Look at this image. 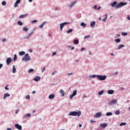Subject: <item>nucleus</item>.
I'll use <instances>...</instances> for the list:
<instances>
[{
  "instance_id": "nucleus-1",
  "label": "nucleus",
  "mask_w": 130,
  "mask_h": 130,
  "mask_svg": "<svg viewBox=\"0 0 130 130\" xmlns=\"http://www.w3.org/2000/svg\"><path fill=\"white\" fill-rule=\"evenodd\" d=\"M81 114H82V113H81V111H73V112H71L69 113V115L71 116H77L79 117V116H81Z\"/></svg>"
},
{
  "instance_id": "nucleus-2",
  "label": "nucleus",
  "mask_w": 130,
  "mask_h": 130,
  "mask_svg": "<svg viewBox=\"0 0 130 130\" xmlns=\"http://www.w3.org/2000/svg\"><path fill=\"white\" fill-rule=\"evenodd\" d=\"M96 78H98V80H99L100 81H104L106 80V78H107V77L106 76V75L102 76L98 75H96Z\"/></svg>"
},
{
  "instance_id": "nucleus-3",
  "label": "nucleus",
  "mask_w": 130,
  "mask_h": 130,
  "mask_svg": "<svg viewBox=\"0 0 130 130\" xmlns=\"http://www.w3.org/2000/svg\"><path fill=\"white\" fill-rule=\"evenodd\" d=\"M125 5H127V3L120 2L117 5L115 6V9H119V8H121L123 7V6H125Z\"/></svg>"
},
{
  "instance_id": "nucleus-4",
  "label": "nucleus",
  "mask_w": 130,
  "mask_h": 130,
  "mask_svg": "<svg viewBox=\"0 0 130 130\" xmlns=\"http://www.w3.org/2000/svg\"><path fill=\"white\" fill-rule=\"evenodd\" d=\"M31 58L30 57V56H29V54L27 53L26 54L24 57L22 58V60H24V61H28L29 60H30Z\"/></svg>"
},
{
  "instance_id": "nucleus-5",
  "label": "nucleus",
  "mask_w": 130,
  "mask_h": 130,
  "mask_svg": "<svg viewBox=\"0 0 130 130\" xmlns=\"http://www.w3.org/2000/svg\"><path fill=\"white\" fill-rule=\"evenodd\" d=\"M69 24H70V22H64L60 24V31H62V28L64 26V25H69Z\"/></svg>"
},
{
  "instance_id": "nucleus-6",
  "label": "nucleus",
  "mask_w": 130,
  "mask_h": 130,
  "mask_svg": "<svg viewBox=\"0 0 130 130\" xmlns=\"http://www.w3.org/2000/svg\"><path fill=\"white\" fill-rule=\"evenodd\" d=\"M102 116V113L101 112H99L96 113L95 115L94 116V117L95 118L101 117Z\"/></svg>"
},
{
  "instance_id": "nucleus-7",
  "label": "nucleus",
  "mask_w": 130,
  "mask_h": 130,
  "mask_svg": "<svg viewBox=\"0 0 130 130\" xmlns=\"http://www.w3.org/2000/svg\"><path fill=\"white\" fill-rule=\"evenodd\" d=\"M12 61H13V59H12V58L9 57L8 58H7L6 60V62H7V66H9V64H10V63H11V62H12Z\"/></svg>"
},
{
  "instance_id": "nucleus-8",
  "label": "nucleus",
  "mask_w": 130,
  "mask_h": 130,
  "mask_svg": "<svg viewBox=\"0 0 130 130\" xmlns=\"http://www.w3.org/2000/svg\"><path fill=\"white\" fill-rule=\"evenodd\" d=\"M21 3V0H17L16 1L15 3L14 4V7L17 8V7H19V4Z\"/></svg>"
},
{
  "instance_id": "nucleus-9",
  "label": "nucleus",
  "mask_w": 130,
  "mask_h": 130,
  "mask_svg": "<svg viewBox=\"0 0 130 130\" xmlns=\"http://www.w3.org/2000/svg\"><path fill=\"white\" fill-rule=\"evenodd\" d=\"M15 127H16V128H17V129L22 130V126H21L19 124H16L15 125Z\"/></svg>"
},
{
  "instance_id": "nucleus-10",
  "label": "nucleus",
  "mask_w": 130,
  "mask_h": 130,
  "mask_svg": "<svg viewBox=\"0 0 130 130\" xmlns=\"http://www.w3.org/2000/svg\"><path fill=\"white\" fill-rule=\"evenodd\" d=\"M115 103H116V100H113L109 103V104L110 105H112L113 104H115Z\"/></svg>"
},
{
  "instance_id": "nucleus-11",
  "label": "nucleus",
  "mask_w": 130,
  "mask_h": 130,
  "mask_svg": "<svg viewBox=\"0 0 130 130\" xmlns=\"http://www.w3.org/2000/svg\"><path fill=\"white\" fill-rule=\"evenodd\" d=\"M100 126H102V127H103V128H105V127H106V126H107V123H102L100 124Z\"/></svg>"
},
{
  "instance_id": "nucleus-12",
  "label": "nucleus",
  "mask_w": 130,
  "mask_h": 130,
  "mask_svg": "<svg viewBox=\"0 0 130 130\" xmlns=\"http://www.w3.org/2000/svg\"><path fill=\"white\" fill-rule=\"evenodd\" d=\"M10 96H11V95L8 93H5L4 95V97H3V99L4 100H5V99H7V97H10Z\"/></svg>"
},
{
  "instance_id": "nucleus-13",
  "label": "nucleus",
  "mask_w": 130,
  "mask_h": 130,
  "mask_svg": "<svg viewBox=\"0 0 130 130\" xmlns=\"http://www.w3.org/2000/svg\"><path fill=\"white\" fill-rule=\"evenodd\" d=\"M28 14H24V15H21L19 17V19H23L24 18H26V17H27V16H28Z\"/></svg>"
},
{
  "instance_id": "nucleus-14",
  "label": "nucleus",
  "mask_w": 130,
  "mask_h": 130,
  "mask_svg": "<svg viewBox=\"0 0 130 130\" xmlns=\"http://www.w3.org/2000/svg\"><path fill=\"white\" fill-rule=\"evenodd\" d=\"M33 33H34V31H31L30 33L28 34L27 37H25L24 38V39H29V38H30V36H31L32 34H33Z\"/></svg>"
},
{
  "instance_id": "nucleus-15",
  "label": "nucleus",
  "mask_w": 130,
  "mask_h": 130,
  "mask_svg": "<svg viewBox=\"0 0 130 130\" xmlns=\"http://www.w3.org/2000/svg\"><path fill=\"white\" fill-rule=\"evenodd\" d=\"M40 80V76H37L34 78V81L35 82H38V81Z\"/></svg>"
},
{
  "instance_id": "nucleus-16",
  "label": "nucleus",
  "mask_w": 130,
  "mask_h": 130,
  "mask_svg": "<svg viewBox=\"0 0 130 130\" xmlns=\"http://www.w3.org/2000/svg\"><path fill=\"white\" fill-rule=\"evenodd\" d=\"M116 5H117V2H116V1H114L111 4V6L112 8L114 7V6H116Z\"/></svg>"
},
{
  "instance_id": "nucleus-17",
  "label": "nucleus",
  "mask_w": 130,
  "mask_h": 130,
  "mask_svg": "<svg viewBox=\"0 0 130 130\" xmlns=\"http://www.w3.org/2000/svg\"><path fill=\"white\" fill-rule=\"evenodd\" d=\"M55 97V95L54 94H52L49 95V99H53Z\"/></svg>"
},
{
  "instance_id": "nucleus-18",
  "label": "nucleus",
  "mask_w": 130,
  "mask_h": 130,
  "mask_svg": "<svg viewBox=\"0 0 130 130\" xmlns=\"http://www.w3.org/2000/svg\"><path fill=\"white\" fill-rule=\"evenodd\" d=\"M96 24V22L95 21H92L90 23V26L92 28H93V27H95V24Z\"/></svg>"
},
{
  "instance_id": "nucleus-19",
  "label": "nucleus",
  "mask_w": 130,
  "mask_h": 130,
  "mask_svg": "<svg viewBox=\"0 0 130 130\" xmlns=\"http://www.w3.org/2000/svg\"><path fill=\"white\" fill-rule=\"evenodd\" d=\"M114 93V90H109L108 91V94H112Z\"/></svg>"
},
{
  "instance_id": "nucleus-20",
  "label": "nucleus",
  "mask_w": 130,
  "mask_h": 130,
  "mask_svg": "<svg viewBox=\"0 0 130 130\" xmlns=\"http://www.w3.org/2000/svg\"><path fill=\"white\" fill-rule=\"evenodd\" d=\"M60 93L61 94L62 97H63V96H64V91H63L62 89H61L60 90Z\"/></svg>"
},
{
  "instance_id": "nucleus-21",
  "label": "nucleus",
  "mask_w": 130,
  "mask_h": 130,
  "mask_svg": "<svg viewBox=\"0 0 130 130\" xmlns=\"http://www.w3.org/2000/svg\"><path fill=\"white\" fill-rule=\"evenodd\" d=\"M76 3H77V1L73 2L71 5L69 6V8H72V7H73V6H74V5L76 4Z\"/></svg>"
},
{
  "instance_id": "nucleus-22",
  "label": "nucleus",
  "mask_w": 130,
  "mask_h": 130,
  "mask_svg": "<svg viewBox=\"0 0 130 130\" xmlns=\"http://www.w3.org/2000/svg\"><path fill=\"white\" fill-rule=\"evenodd\" d=\"M122 47H124V45L122 44H120L118 47V49H120L121 48H122Z\"/></svg>"
},
{
  "instance_id": "nucleus-23",
  "label": "nucleus",
  "mask_w": 130,
  "mask_h": 130,
  "mask_svg": "<svg viewBox=\"0 0 130 130\" xmlns=\"http://www.w3.org/2000/svg\"><path fill=\"white\" fill-rule=\"evenodd\" d=\"M29 30V28H28L27 27H24L23 28V31H24L25 32H27Z\"/></svg>"
},
{
  "instance_id": "nucleus-24",
  "label": "nucleus",
  "mask_w": 130,
  "mask_h": 130,
  "mask_svg": "<svg viewBox=\"0 0 130 130\" xmlns=\"http://www.w3.org/2000/svg\"><path fill=\"white\" fill-rule=\"evenodd\" d=\"M74 44L75 45L79 44V40H75L74 41Z\"/></svg>"
},
{
  "instance_id": "nucleus-25",
  "label": "nucleus",
  "mask_w": 130,
  "mask_h": 130,
  "mask_svg": "<svg viewBox=\"0 0 130 130\" xmlns=\"http://www.w3.org/2000/svg\"><path fill=\"white\" fill-rule=\"evenodd\" d=\"M80 25L82 27H86V26H87V24L84 22H81Z\"/></svg>"
},
{
  "instance_id": "nucleus-26",
  "label": "nucleus",
  "mask_w": 130,
  "mask_h": 130,
  "mask_svg": "<svg viewBox=\"0 0 130 130\" xmlns=\"http://www.w3.org/2000/svg\"><path fill=\"white\" fill-rule=\"evenodd\" d=\"M106 115L107 116H110L112 115V113H111V112H108V113H107L106 114Z\"/></svg>"
},
{
  "instance_id": "nucleus-27",
  "label": "nucleus",
  "mask_w": 130,
  "mask_h": 130,
  "mask_svg": "<svg viewBox=\"0 0 130 130\" xmlns=\"http://www.w3.org/2000/svg\"><path fill=\"white\" fill-rule=\"evenodd\" d=\"M104 93V90H102L101 91H100L99 93H98V94L101 96V95H102L103 93Z\"/></svg>"
},
{
  "instance_id": "nucleus-28",
  "label": "nucleus",
  "mask_w": 130,
  "mask_h": 130,
  "mask_svg": "<svg viewBox=\"0 0 130 130\" xmlns=\"http://www.w3.org/2000/svg\"><path fill=\"white\" fill-rule=\"evenodd\" d=\"M123 125H126V122H121L120 124V126H123Z\"/></svg>"
},
{
  "instance_id": "nucleus-29",
  "label": "nucleus",
  "mask_w": 130,
  "mask_h": 130,
  "mask_svg": "<svg viewBox=\"0 0 130 130\" xmlns=\"http://www.w3.org/2000/svg\"><path fill=\"white\" fill-rule=\"evenodd\" d=\"M46 23V22H45V21L44 22L42 25L39 26L40 28H41L42 29V28H43V26H44V25Z\"/></svg>"
},
{
  "instance_id": "nucleus-30",
  "label": "nucleus",
  "mask_w": 130,
  "mask_h": 130,
  "mask_svg": "<svg viewBox=\"0 0 130 130\" xmlns=\"http://www.w3.org/2000/svg\"><path fill=\"white\" fill-rule=\"evenodd\" d=\"M72 95H73V96H76V95H77V90H75L73 91V93H72Z\"/></svg>"
},
{
  "instance_id": "nucleus-31",
  "label": "nucleus",
  "mask_w": 130,
  "mask_h": 130,
  "mask_svg": "<svg viewBox=\"0 0 130 130\" xmlns=\"http://www.w3.org/2000/svg\"><path fill=\"white\" fill-rule=\"evenodd\" d=\"M17 23L19 26H22L23 25V23L21 21H18Z\"/></svg>"
},
{
  "instance_id": "nucleus-32",
  "label": "nucleus",
  "mask_w": 130,
  "mask_h": 130,
  "mask_svg": "<svg viewBox=\"0 0 130 130\" xmlns=\"http://www.w3.org/2000/svg\"><path fill=\"white\" fill-rule=\"evenodd\" d=\"M30 116H31V114L28 113L25 115V118H28V117H30Z\"/></svg>"
},
{
  "instance_id": "nucleus-33",
  "label": "nucleus",
  "mask_w": 130,
  "mask_h": 130,
  "mask_svg": "<svg viewBox=\"0 0 130 130\" xmlns=\"http://www.w3.org/2000/svg\"><path fill=\"white\" fill-rule=\"evenodd\" d=\"M25 54L24 51L19 52V55H24Z\"/></svg>"
},
{
  "instance_id": "nucleus-34",
  "label": "nucleus",
  "mask_w": 130,
  "mask_h": 130,
  "mask_svg": "<svg viewBox=\"0 0 130 130\" xmlns=\"http://www.w3.org/2000/svg\"><path fill=\"white\" fill-rule=\"evenodd\" d=\"M105 17L104 18V19H103V21L104 22H106V20L107 19V15H105Z\"/></svg>"
},
{
  "instance_id": "nucleus-35",
  "label": "nucleus",
  "mask_w": 130,
  "mask_h": 130,
  "mask_svg": "<svg viewBox=\"0 0 130 130\" xmlns=\"http://www.w3.org/2000/svg\"><path fill=\"white\" fill-rule=\"evenodd\" d=\"M73 32V29H69L68 31H67V34H70V33Z\"/></svg>"
},
{
  "instance_id": "nucleus-36",
  "label": "nucleus",
  "mask_w": 130,
  "mask_h": 130,
  "mask_svg": "<svg viewBox=\"0 0 130 130\" xmlns=\"http://www.w3.org/2000/svg\"><path fill=\"white\" fill-rule=\"evenodd\" d=\"M120 113V112H119V110H118L115 112L116 115H119Z\"/></svg>"
},
{
  "instance_id": "nucleus-37",
  "label": "nucleus",
  "mask_w": 130,
  "mask_h": 130,
  "mask_svg": "<svg viewBox=\"0 0 130 130\" xmlns=\"http://www.w3.org/2000/svg\"><path fill=\"white\" fill-rule=\"evenodd\" d=\"M115 42H116V43H118L119 42H120V39H116L115 40Z\"/></svg>"
},
{
  "instance_id": "nucleus-38",
  "label": "nucleus",
  "mask_w": 130,
  "mask_h": 130,
  "mask_svg": "<svg viewBox=\"0 0 130 130\" xmlns=\"http://www.w3.org/2000/svg\"><path fill=\"white\" fill-rule=\"evenodd\" d=\"M13 73L14 74H15V73H16V68H15V66H13Z\"/></svg>"
},
{
  "instance_id": "nucleus-39",
  "label": "nucleus",
  "mask_w": 130,
  "mask_h": 130,
  "mask_svg": "<svg viewBox=\"0 0 130 130\" xmlns=\"http://www.w3.org/2000/svg\"><path fill=\"white\" fill-rule=\"evenodd\" d=\"M13 60H14V61H16V60H17V55H16V54H15V55H14V58H13Z\"/></svg>"
},
{
  "instance_id": "nucleus-40",
  "label": "nucleus",
  "mask_w": 130,
  "mask_h": 130,
  "mask_svg": "<svg viewBox=\"0 0 130 130\" xmlns=\"http://www.w3.org/2000/svg\"><path fill=\"white\" fill-rule=\"evenodd\" d=\"M32 72H34V69H30L28 70V73H32Z\"/></svg>"
},
{
  "instance_id": "nucleus-41",
  "label": "nucleus",
  "mask_w": 130,
  "mask_h": 130,
  "mask_svg": "<svg viewBox=\"0 0 130 130\" xmlns=\"http://www.w3.org/2000/svg\"><path fill=\"white\" fill-rule=\"evenodd\" d=\"M2 5L3 6H6V5H7V2H6L5 1H3V2H2Z\"/></svg>"
},
{
  "instance_id": "nucleus-42",
  "label": "nucleus",
  "mask_w": 130,
  "mask_h": 130,
  "mask_svg": "<svg viewBox=\"0 0 130 130\" xmlns=\"http://www.w3.org/2000/svg\"><path fill=\"white\" fill-rule=\"evenodd\" d=\"M121 34L124 36H126V35H127V32H122Z\"/></svg>"
},
{
  "instance_id": "nucleus-43",
  "label": "nucleus",
  "mask_w": 130,
  "mask_h": 130,
  "mask_svg": "<svg viewBox=\"0 0 130 130\" xmlns=\"http://www.w3.org/2000/svg\"><path fill=\"white\" fill-rule=\"evenodd\" d=\"M87 38H90V36H86L84 37V39H87Z\"/></svg>"
},
{
  "instance_id": "nucleus-44",
  "label": "nucleus",
  "mask_w": 130,
  "mask_h": 130,
  "mask_svg": "<svg viewBox=\"0 0 130 130\" xmlns=\"http://www.w3.org/2000/svg\"><path fill=\"white\" fill-rule=\"evenodd\" d=\"M37 22V20H35L31 21V24H34V23H36Z\"/></svg>"
},
{
  "instance_id": "nucleus-45",
  "label": "nucleus",
  "mask_w": 130,
  "mask_h": 130,
  "mask_svg": "<svg viewBox=\"0 0 130 130\" xmlns=\"http://www.w3.org/2000/svg\"><path fill=\"white\" fill-rule=\"evenodd\" d=\"M26 99H30V95H28L26 96Z\"/></svg>"
},
{
  "instance_id": "nucleus-46",
  "label": "nucleus",
  "mask_w": 130,
  "mask_h": 130,
  "mask_svg": "<svg viewBox=\"0 0 130 130\" xmlns=\"http://www.w3.org/2000/svg\"><path fill=\"white\" fill-rule=\"evenodd\" d=\"M90 122H91V123H93V122H96V121H94L93 120H90Z\"/></svg>"
},
{
  "instance_id": "nucleus-47",
  "label": "nucleus",
  "mask_w": 130,
  "mask_h": 130,
  "mask_svg": "<svg viewBox=\"0 0 130 130\" xmlns=\"http://www.w3.org/2000/svg\"><path fill=\"white\" fill-rule=\"evenodd\" d=\"M55 74H56V71H54L53 72H52V75L53 76V75H54Z\"/></svg>"
},
{
  "instance_id": "nucleus-48",
  "label": "nucleus",
  "mask_w": 130,
  "mask_h": 130,
  "mask_svg": "<svg viewBox=\"0 0 130 130\" xmlns=\"http://www.w3.org/2000/svg\"><path fill=\"white\" fill-rule=\"evenodd\" d=\"M74 95H73V94H71V95H70V99L72 100V99H73V97H74Z\"/></svg>"
},
{
  "instance_id": "nucleus-49",
  "label": "nucleus",
  "mask_w": 130,
  "mask_h": 130,
  "mask_svg": "<svg viewBox=\"0 0 130 130\" xmlns=\"http://www.w3.org/2000/svg\"><path fill=\"white\" fill-rule=\"evenodd\" d=\"M44 71H45V67L43 68V69L42 71V73H43V72H44Z\"/></svg>"
},
{
  "instance_id": "nucleus-50",
  "label": "nucleus",
  "mask_w": 130,
  "mask_h": 130,
  "mask_svg": "<svg viewBox=\"0 0 130 130\" xmlns=\"http://www.w3.org/2000/svg\"><path fill=\"white\" fill-rule=\"evenodd\" d=\"M56 54V52H54L52 53V55L54 56Z\"/></svg>"
},
{
  "instance_id": "nucleus-51",
  "label": "nucleus",
  "mask_w": 130,
  "mask_h": 130,
  "mask_svg": "<svg viewBox=\"0 0 130 130\" xmlns=\"http://www.w3.org/2000/svg\"><path fill=\"white\" fill-rule=\"evenodd\" d=\"M92 78H97V75H92Z\"/></svg>"
},
{
  "instance_id": "nucleus-52",
  "label": "nucleus",
  "mask_w": 130,
  "mask_h": 130,
  "mask_svg": "<svg viewBox=\"0 0 130 130\" xmlns=\"http://www.w3.org/2000/svg\"><path fill=\"white\" fill-rule=\"evenodd\" d=\"M67 75L68 76H72V75H73V73H68Z\"/></svg>"
},
{
  "instance_id": "nucleus-53",
  "label": "nucleus",
  "mask_w": 130,
  "mask_h": 130,
  "mask_svg": "<svg viewBox=\"0 0 130 130\" xmlns=\"http://www.w3.org/2000/svg\"><path fill=\"white\" fill-rule=\"evenodd\" d=\"M84 49H85V48H82L81 49V51H83Z\"/></svg>"
},
{
  "instance_id": "nucleus-54",
  "label": "nucleus",
  "mask_w": 130,
  "mask_h": 130,
  "mask_svg": "<svg viewBox=\"0 0 130 130\" xmlns=\"http://www.w3.org/2000/svg\"><path fill=\"white\" fill-rule=\"evenodd\" d=\"M29 52H33V50H32V49H29Z\"/></svg>"
},
{
  "instance_id": "nucleus-55",
  "label": "nucleus",
  "mask_w": 130,
  "mask_h": 130,
  "mask_svg": "<svg viewBox=\"0 0 130 130\" xmlns=\"http://www.w3.org/2000/svg\"><path fill=\"white\" fill-rule=\"evenodd\" d=\"M94 9L95 10L97 9V6H94Z\"/></svg>"
},
{
  "instance_id": "nucleus-56",
  "label": "nucleus",
  "mask_w": 130,
  "mask_h": 130,
  "mask_svg": "<svg viewBox=\"0 0 130 130\" xmlns=\"http://www.w3.org/2000/svg\"><path fill=\"white\" fill-rule=\"evenodd\" d=\"M18 112H19V110H17L15 112V113L17 114V113H18Z\"/></svg>"
},
{
  "instance_id": "nucleus-57",
  "label": "nucleus",
  "mask_w": 130,
  "mask_h": 130,
  "mask_svg": "<svg viewBox=\"0 0 130 130\" xmlns=\"http://www.w3.org/2000/svg\"><path fill=\"white\" fill-rule=\"evenodd\" d=\"M5 90H9V88H8V86L5 87Z\"/></svg>"
},
{
  "instance_id": "nucleus-58",
  "label": "nucleus",
  "mask_w": 130,
  "mask_h": 130,
  "mask_svg": "<svg viewBox=\"0 0 130 130\" xmlns=\"http://www.w3.org/2000/svg\"><path fill=\"white\" fill-rule=\"evenodd\" d=\"M3 68V64H0V69H2Z\"/></svg>"
},
{
  "instance_id": "nucleus-59",
  "label": "nucleus",
  "mask_w": 130,
  "mask_h": 130,
  "mask_svg": "<svg viewBox=\"0 0 130 130\" xmlns=\"http://www.w3.org/2000/svg\"><path fill=\"white\" fill-rule=\"evenodd\" d=\"M35 93H36V91H34L32 92V94H35Z\"/></svg>"
},
{
  "instance_id": "nucleus-60",
  "label": "nucleus",
  "mask_w": 130,
  "mask_h": 130,
  "mask_svg": "<svg viewBox=\"0 0 130 130\" xmlns=\"http://www.w3.org/2000/svg\"><path fill=\"white\" fill-rule=\"evenodd\" d=\"M6 39H3L2 40V41H3V42H5V41H6Z\"/></svg>"
},
{
  "instance_id": "nucleus-61",
  "label": "nucleus",
  "mask_w": 130,
  "mask_h": 130,
  "mask_svg": "<svg viewBox=\"0 0 130 130\" xmlns=\"http://www.w3.org/2000/svg\"><path fill=\"white\" fill-rule=\"evenodd\" d=\"M101 9V7L99 6L97 9V10H100Z\"/></svg>"
},
{
  "instance_id": "nucleus-62",
  "label": "nucleus",
  "mask_w": 130,
  "mask_h": 130,
  "mask_svg": "<svg viewBox=\"0 0 130 130\" xmlns=\"http://www.w3.org/2000/svg\"><path fill=\"white\" fill-rule=\"evenodd\" d=\"M79 127H82V124H79Z\"/></svg>"
},
{
  "instance_id": "nucleus-63",
  "label": "nucleus",
  "mask_w": 130,
  "mask_h": 130,
  "mask_svg": "<svg viewBox=\"0 0 130 130\" xmlns=\"http://www.w3.org/2000/svg\"><path fill=\"white\" fill-rule=\"evenodd\" d=\"M117 74H118V72H116L114 74V75H117Z\"/></svg>"
},
{
  "instance_id": "nucleus-64",
  "label": "nucleus",
  "mask_w": 130,
  "mask_h": 130,
  "mask_svg": "<svg viewBox=\"0 0 130 130\" xmlns=\"http://www.w3.org/2000/svg\"><path fill=\"white\" fill-rule=\"evenodd\" d=\"M7 130H12L11 128H8Z\"/></svg>"
}]
</instances>
